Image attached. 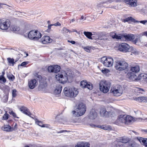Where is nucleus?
<instances>
[{
    "label": "nucleus",
    "instance_id": "30",
    "mask_svg": "<svg viewBox=\"0 0 147 147\" xmlns=\"http://www.w3.org/2000/svg\"><path fill=\"white\" fill-rule=\"evenodd\" d=\"M54 72L57 73L60 71L61 67L60 66L57 65H53Z\"/></svg>",
    "mask_w": 147,
    "mask_h": 147
},
{
    "label": "nucleus",
    "instance_id": "29",
    "mask_svg": "<svg viewBox=\"0 0 147 147\" xmlns=\"http://www.w3.org/2000/svg\"><path fill=\"white\" fill-rule=\"evenodd\" d=\"M84 34L88 38L92 39L91 36L92 34L91 32L84 31Z\"/></svg>",
    "mask_w": 147,
    "mask_h": 147
},
{
    "label": "nucleus",
    "instance_id": "13",
    "mask_svg": "<svg viewBox=\"0 0 147 147\" xmlns=\"http://www.w3.org/2000/svg\"><path fill=\"white\" fill-rule=\"evenodd\" d=\"M98 114L95 109H92L90 111L89 118L91 119H94L97 116Z\"/></svg>",
    "mask_w": 147,
    "mask_h": 147
},
{
    "label": "nucleus",
    "instance_id": "24",
    "mask_svg": "<svg viewBox=\"0 0 147 147\" xmlns=\"http://www.w3.org/2000/svg\"><path fill=\"white\" fill-rule=\"evenodd\" d=\"M125 120H126V123L125 124H128L129 123H130L132 120H133V118L131 116L129 115H127L125 116Z\"/></svg>",
    "mask_w": 147,
    "mask_h": 147
},
{
    "label": "nucleus",
    "instance_id": "4",
    "mask_svg": "<svg viewBox=\"0 0 147 147\" xmlns=\"http://www.w3.org/2000/svg\"><path fill=\"white\" fill-rule=\"evenodd\" d=\"M100 91L104 93H107L109 90L111 83L105 80L101 81L99 83Z\"/></svg>",
    "mask_w": 147,
    "mask_h": 147
},
{
    "label": "nucleus",
    "instance_id": "43",
    "mask_svg": "<svg viewBox=\"0 0 147 147\" xmlns=\"http://www.w3.org/2000/svg\"><path fill=\"white\" fill-rule=\"evenodd\" d=\"M4 92H8L10 90L9 87L7 86H5L4 87Z\"/></svg>",
    "mask_w": 147,
    "mask_h": 147
},
{
    "label": "nucleus",
    "instance_id": "37",
    "mask_svg": "<svg viewBox=\"0 0 147 147\" xmlns=\"http://www.w3.org/2000/svg\"><path fill=\"white\" fill-rule=\"evenodd\" d=\"M113 38H116L117 39H121L122 36L120 35H117L115 33L114 34L112 35Z\"/></svg>",
    "mask_w": 147,
    "mask_h": 147
},
{
    "label": "nucleus",
    "instance_id": "38",
    "mask_svg": "<svg viewBox=\"0 0 147 147\" xmlns=\"http://www.w3.org/2000/svg\"><path fill=\"white\" fill-rule=\"evenodd\" d=\"M9 115L8 113H7L6 112L5 114L3 116L2 119L4 120H7L9 117Z\"/></svg>",
    "mask_w": 147,
    "mask_h": 147
},
{
    "label": "nucleus",
    "instance_id": "63",
    "mask_svg": "<svg viewBox=\"0 0 147 147\" xmlns=\"http://www.w3.org/2000/svg\"><path fill=\"white\" fill-rule=\"evenodd\" d=\"M81 145V143H80L79 144L76 145L75 147H82V146H82Z\"/></svg>",
    "mask_w": 147,
    "mask_h": 147
},
{
    "label": "nucleus",
    "instance_id": "41",
    "mask_svg": "<svg viewBox=\"0 0 147 147\" xmlns=\"http://www.w3.org/2000/svg\"><path fill=\"white\" fill-rule=\"evenodd\" d=\"M47 70L49 72H54L53 65H51L49 66L47 68Z\"/></svg>",
    "mask_w": 147,
    "mask_h": 147
},
{
    "label": "nucleus",
    "instance_id": "45",
    "mask_svg": "<svg viewBox=\"0 0 147 147\" xmlns=\"http://www.w3.org/2000/svg\"><path fill=\"white\" fill-rule=\"evenodd\" d=\"M9 113L11 115H12L13 117L14 118H19L18 117L16 116V114L14 112L12 111H10Z\"/></svg>",
    "mask_w": 147,
    "mask_h": 147
},
{
    "label": "nucleus",
    "instance_id": "2",
    "mask_svg": "<svg viewBox=\"0 0 147 147\" xmlns=\"http://www.w3.org/2000/svg\"><path fill=\"white\" fill-rule=\"evenodd\" d=\"M76 110L72 111L73 116L75 117H78L83 115L86 111V107L85 105L83 103H80L78 105L75 107Z\"/></svg>",
    "mask_w": 147,
    "mask_h": 147
},
{
    "label": "nucleus",
    "instance_id": "8",
    "mask_svg": "<svg viewBox=\"0 0 147 147\" xmlns=\"http://www.w3.org/2000/svg\"><path fill=\"white\" fill-rule=\"evenodd\" d=\"M111 92L112 93L114 96H121L123 93V91L121 86L119 85H117L116 86L111 88Z\"/></svg>",
    "mask_w": 147,
    "mask_h": 147
},
{
    "label": "nucleus",
    "instance_id": "11",
    "mask_svg": "<svg viewBox=\"0 0 147 147\" xmlns=\"http://www.w3.org/2000/svg\"><path fill=\"white\" fill-rule=\"evenodd\" d=\"M125 115H120L115 121V123L117 125H119L121 123H124L125 124L126 120H125Z\"/></svg>",
    "mask_w": 147,
    "mask_h": 147
},
{
    "label": "nucleus",
    "instance_id": "39",
    "mask_svg": "<svg viewBox=\"0 0 147 147\" xmlns=\"http://www.w3.org/2000/svg\"><path fill=\"white\" fill-rule=\"evenodd\" d=\"M93 86L92 84L90 82H88L87 85L86 86V88H88V89L91 90L92 89Z\"/></svg>",
    "mask_w": 147,
    "mask_h": 147
},
{
    "label": "nucleus",
    "instance_id": "15",
    "mask_svg": "<svg viewBox=\"0 0 147 147\" xmlns=\"http://www.w3.org/2000/svg\"><path fill=\"white\" fill-rule=\"evenodd\" d=\"M37 84V81L35 79H32L28 82V86L31 89L34 88Z\"/></svg>",
    "mask_w": 147,
    "mask_h": 147
},
{
    "label": "nucleus",
    "instance_id": "42",
    "mask_svg": "<svg viewBox=\"0 0 147 147\" xmlns=\"http://www.w3.org/2000/svg\"><path fill=\"white\" fill-rule=\"evenodd\" d=\"M82 147H90V144L88 142H81Z\"/></svg>",
    "mask_w": 147,
    "mask_h": 147
},
{
    "label": "nucleus",
    "instance_id": "51",
    "mask_svg": "<svg viewBox=\"0 0 147 147\" xmlns=\"http://www.w3.org/2000/svg\"><path fill=\"white\" fill-rule=\"evenodd\" d=\"M105 35V33H103L102 34V35L98 37V38L99 40H103L104 39H105V38H104V36Z\"/></svg>",
    "mask_w": 147,
    "mask_h": 147
},
{
    "label": "nucleus",
    "instance_id": "26",
    "mask_svg": "<svg viewBox=\"0 0 147 147\" xmlns=\"http://www.w3.org/2000/svg\"><path fill=\"white\" fill-rule=\"evenodd\" d=\"M137 100H138L141 102H147V97L144 96L139 97L137 98Z\"/></svg>",
    "mask_w": 147,
    "mask_h": 147
},
{
    "label": "nucleus",
    "instance_id": "58",
    "mask_svg": "<svg viewBox=\"0 0 147 147\" xmlns=\"http://www.w3.org/2000/svg\"><path fill=\"white\" fill-rule=\"evenodd\" d=\"M53 24V26H60L61 25V24L58 22H57L56 23Z\"/></svg>",
    "mask_w": 147,
    "mask_h": 147
},
{
    "label": "nucleus",
    "instance_id": "60",
    "mask_svg": "<svg viewBox=\"0 0 147 147\" xmlns=\"http://www.w3.org/2000/svg\"><path fill=\"white\" fill-rule=\"evenodd\" d=\"M143 78L144 80H146V79L147 78V74H144L143 75Z\"/></svg>",
    "mask_w": 147,
    "mask_h": 147
},
{
    "label": "nucleus",
    "instance_id": "5",
    "mask_svg": "<svg viewBox=\"0 0 147 147\" xmlns=\"http://www.w3.org/2000/svg\"><path fill=\"white\" fill-rule=\"evenodd\" d=\"M41 34L39 31L35 30L30 31L28 34L29 38L35 40H38L41 37Z\"/></svg>",
    "mask_w": 147,
    "mask_h": 147
},
{
    "label": "nucleus",
    "instance_id": "17",
    "mask_svg": "<svg viewBox=\"0 0 147 147\" xmlns=\"http://www.w3.org/2000/svg\"><path fill=\"white\" fill-rule=\"evenodd\" d=\"M20 110L23 113L27 115L30 116L31 115V113L29 111L28 109L24 106L21 107Z\"/></svg>",
    "mask_w": 147,
    "mask_h": 147
},
{
    "label": "nucleus",
    "instance_id": "52",
    "mask_svg": "<svg viewBox=\"0 0 147 147\" xmlns=\"http://www.w3.org/2000/svg\"><path fill=\"white\" fill-rule=\"evenodd\" d=\"M28 63V61H24L22 62L20 65H19V66L20 65L22 66H24L27 64Z\"/></svg>",
    "mask_w": 147,
    "mask_h": 147
},
{
    "label": "nucleus",
    "instance_id": "3",
    "mask_svg": "<svg viewBox=\"0 0 147 147\" xmlns=\"http://www.w3.org/2000/svg\"><path fill=\"white\" fill-rule=\"evenodd\" d=\"M65 95L71 98L75 97L78 94V92L74 88L65 87L64 89Z\"/></svg>",
    "mask_w": 147,
    "mask_h": 147
},
{
    "label": "nucleus",
    "instance_id": "18",
    "mask_svg": "<svg viewBox=\"0 0 147 147\" xmlns=\"http://www.w3.org/2000/svg\"><path fill=\"white\" fill-rule=\"evenodd\" d=\"M138 140L140 142L141 144L144 146L145 147H147V138L138 137Z\"/></svg>",
    "mask_w": 147,
    "mask_h": 147
},
{
    "label": "nucleus",
    "instance_id": "28",
    "mask_svg": "<svg viewBox=\"0 0 147 147\" xmlns=\"http://www.w3.org/2000/svg\"><path fill=\"white\" fill-rule=\"evenodd\" d=\"M34 120L35 121V123L36 124L42 127H45V125L42 124V123L41 121H38L36 118H35Z\"/></svg>",
    "mask_w": 147,
    "mask_h": 147
},
{
    "label": "nucleus",
    "instance_id": "14",
    "mask_svg": "<svg viewBox=\"0 0 147 147\" xmlns=\"http://www.w3.org/2000/svg\"><path fill=\"white\" fill-rule=\"evenodd\" d=\"M52 41V39L50 38L48 36H44L41 39L40 42L43 44H46L51 42Z\"/></svg>",
    "mask_w": 147,
    "mask_h": 147
},
{
    "label": "nucleus",
    "instance_id": "20",
    "mask_svg": "<svg viewBox=\"0 0 147 147\" xmlns=\"http://www.w3.org/2000/svg\"><path fill=\"white\" fill-rule=\"evenodd\" d=\"M123 36L126 40L128 41H131L133 40L135 38L134 36L132 34L124 35H123Z\"/></svg>",
    "mask_w": 147,
    "mask_h": 147
},
{
    "label": "nucleus",
    "instance_id": "49",
    "mask_svg": "<svg viewBox=\"0 0 147 147\" xmlns=\"http://www.w3.org/2000/svg\"><path fill=\"white\" fill-rule=\"evenodd\" d=\"M106 3V2H103L102 3H100L99 4L97 5V7L98 8L99 7H105V5H103Z\"/></svg>",
    "mask_w": 147,
    "mask_h": 147
},
{
    "label": "nucleus",
    "instance_id": "25",
    "mask_svg": "<svg viewBox=\"0 0 147 147\" xmlns=\"http://www.w3.org/2000/svg\"><path fill=\"white\" fill-rule=\"evenodd\" d=\"M96 127L105 130H109L111 129V127L110 126H106L105 125H98Z\"/></svg>",
    "mask_w": 147,
    "mask_h": 147
},
{
    "label": "nucleus",
    "instance_id": "62",
    "mask_svg": "<svg viewBox=\"0 0 147 147\" xmlns=\"http://www.w3.org/2000/svg\"><path fill=\"white\" fill-rule=\"evenodd\" d=\"M16 126H17V124L16 123L15 125L13 127L11 128L13 130V131L15 130L17 128Z\"/></svg>",
    "mask_w": 147,
    "mask_h": 147
},
{
    "label": "nucleus",
    "instance_id": "46",
    "mask_svg": "<svg viewBox=\"0 0 147 147\" xmlns=\"http://www.w3.org/2000/svg\"><path fill=\"white\" fill-rule=\"evenodd\" d=\"M16 90L13 89L12 90V96L13 97H15L17 96Z\"/></svg>",
    "mask_w": 147,
    "mask_h": 147
},
{
    "label": "nucleus",
    "instance_id": "7",
    "mask_svg": "<svg viewBox=\"0 0 147 147\" xmlns=\"http://www.w3.org/2000/svg\"><path fill=\"white\" fill-rule=\"evenodd\" d=\"M101 62L107 67H111L113 65V60L111 57H103L101 59Z\"/></svg>",
    "mask_w": 147,
    "mask_h": 147
},
{
    "label": "nucleus",
    "instance_id": "9",
    "mask_svg": "<svg viewBox=\"0 0 147 147\" xmlns=\"http://www.w3.org/2000/svg\"><path fill=\"white\" fill-rule=\"evenodd\" d=\"M131 47L126 43H122L119 45V51L126 53L130 51L131 49Z\"/></svg>",
    "mask_w": 147,
    "mask_h": 147
},
{
    "label": "nucleus",
    "instance_id": "21",
    "mask_svg": "<svg viewBox=\"0 0 147 147\" xmlns=\"http://www.w3.org/2000/svg\"><path fill=\"white\" fill-rule=\"evenodd\" d=\"M62 88V86L61 85H57L56 89L54 90V92L56 94L61 93Z\"/></svg>",
    "mask_w": 147,
    "mask_h": 147
},
{
    "label": "nucleus",
    "instance_id": "50",
    "mask_svg": "<svg viewBox=\"0 0 147 147\" xmlns=\"http://www.w3.org/2000/svg\"><path fill=\"white\" fill-rule=\"evenodd\" d=\"M0 80L2 81L3 83H4L6 82V80L4 76L1 75L0 76Z\"/></svg>",
    "mask_w": 147,
    "mask_h": 147
},
{
    "label": "nucleus",
    "instance_id": "10",
    "mask_svg": "<svg viewBox=\"0 0 147 147\" xmlns=\"http://www.w3.org/2000/svg\"><path fill=\"white\" fill-rule=\"evenodd\" d=\"M10 25V22L9 20H6L5 22H2L0 20V28L1 30H5L7 29Z\"/></svg>",
    "mask_w": 147,
    "mask_h": 147
},
{
    "label": "nucleus",
    "instance_id": "23",
    "mask_svg": "<svg viewBox=\"0 0 147 147\" xmlns=\"http://www.w3.org/2000/svg\"><path fill=\"white\" fill-rule=\"evenodd\" d=\"M131 70L133 72L137 73L140 71V67L138 65H136L132 67L131 68Z\"/></svg>",
    "mask_w": 147,
    "mask_h": 147
},
{
    "label": "nucleus",
    "instance_id": "54",
    "mask_svg": "<svg viewBox=\"0 0 147 147\" xmlns=\"http://www.w3.org/2000/svg\"><path fill=\"white\" fill-rule=\"evenodd\" d=\"M63 31L66 32H69L70 33L71 32L69 29H67V28L65 27H64L63 29Z\"/></svg>",
    "mask_w": 147,
    "mask_h": 147
},
{
    "label": "nucleus",
    "instance_id": "32",
    "mask_svg": "<svg viewBox=\"0 0 147 147\" xmlns=\"http://www.w3.org/2000/svg\"><path fill=\"white\" fill-rule=\"evenodd\" d=\"M129 21H131L132 22H135L136 20L132 18L131 17H129L126 19H123V22H128Z\"/></svg>",
    "mask_w": 147,
    "mask_h": 147
},
{
    "label": "nucleus",
    "instance_id": "57",
    "mask_svg": "<svg viewBox=\"0 0 147 147\" xmlns=\"http://www.w3.org/2000/svg\"><path fill=\"white\" fill-rule=\"evenodd\" d=\"M84 19V20H86V17H84L83 16H82L81 17V18L80 19H78L77 20V22H79L78 20L82 21V20Z\"/></svg>",
    "mask_w": 147,
    "mask_h": 147
},
{
    "label": "nucleus",
    "instance_id": "34",
    "mask_svg": "<svg viewBox=\"0 0 147 147\" xmlns=\"http://www.w3.org/2000/svg\"><path fill=\"white\" fill-rule=\"evenodd\" d=\"M7 76L9 80H11L12 81L15 78V77L13 75L8 73H7Z\"/></svg>",
    "mask_w": 147,
    "mask_h": 147
},
{
    "label": "nucleus",
    "instance_id": "44",
    "mask_svg": "<svg viewBox=\"0 0 147 147\" xmlns=\"http://www.w3.org/2000/svg\"><path fill=\"white\" fill-rule=\"evenodd\" d=\"M121 0H107V1L106 2V4H107V3L109 2L110 3H111L112 2H121Z\"/></svg>",
    "mask_w": 147,
    "mask_h": 147
},
{
    "label": "nucleus",
    "instance_id": "22",
    "mask_svg": "<svg viewBox=\"0 0 147 147\" xmlns=\"http://www.w3.org/2000/svg\"><path fill=\"white\" fill-rule=\"evenodd\" d=\"M2 129L7 131H13L11 127L9 125H5L2 127Z\"/></svg>",
    "mask_w": 147,
    "mask_h": 147
},
{
    "label": "nucleus",
    "instance_id": "35",
    "mask_svg": "<svg viewBox=\"0 0 147 147\" xmlns=\"http://www.w3.org/2000/svg\"><path fill=\"white\" fill-rule=\"evenodd\" d=\"M115 144H116V147H123L124 146V144L121 143L120 142H118L117 140V141L115 142Z\"/></svg>",
    "mask_w": 147,
    "mask_h": 147
},
{
    "label": "nucleus",
    "instance_id": "19",
    "mask_svg": "<svg viewBox=\"0 0 147 147\" xmlns=\"http://www.w3.org/2000/svg\"><path fill=\"white\" fill-rule=\"evenodd\" d=\"M126 77L133 81L135 80L136 78V76L135 74L132 72L128 73L127 74Z\"/></svg>",
    "mask_w": 147,
    "mask_h": 147
},
{
    "label": "nucleus",
    "instance_id": "47",
    "mask_svg": "<svg viewBox=\"0 0 147 147\" xmlns=\"http://www.w3.org/2000/svg\"><path fill=\"white\" fill-rule=\"evenodd\" d=\"M140 22L142 24L144 25L147 22V20H141L140 21H138L137 20L135 21V22Z\"/></svg>",
    "mask_w": 147,
    "mask_h": 147
},
{
    "label": "nucleus",
    "instance_id": "27",
    "mask_svg": "<svg viewBox=\"0 0 147 147\" xmlns=\"http://www.w3.org/2000/svg\"><path fill=\"white\" fill-rule=\"evenodd\" d=\"M127 147H136V143L134 141H130L127 144Z\"/></svg>",
    "mask_w": 147,
    "mask_h": 147
},
{
    "label": "nucleus",
    "instance_id": "64",
    "mask_svg": "<svg viewBox=\"0 0 147 147\" xmlns=\"http://www.w3.org/2000/svg\"><path fill=\"white\" fill-rule=\"evenodd\" d=\"M141 131L142 132H144L146 133H147V129H142Z\"/></svg>",
    "mask_w": 147,
    "mask_h": 147
},
{
    "label": "nucleus",
    "instance_id": "16",
    "mask_svg": "<svg viewBox=\"0 0 147 147\" xmlns=\"http://www.w3.org/2000/svg\"><path fill=\"white\" fill-rule=\"evenodd\" d=\"M118 142H120L121 143H124L128 144V142L130 141L129 138L126 137H120L117 139Z\"/></svg>",
    "mask_w": 147,
    "mask_h": 147
},
{
    "label": "nucleus",
    "instance_id": "61",
    "mask_svg": "<svg viewBox=\"0 0 147 147\" xmlns=\"http://www.w3.org/2000/svg\"><path fill=\"white\" fill-rule=\"evenodd\" d=\"M68 42L71 43L72 44H75L76 43V42L74 41L71 40L70 41L69 40H68L67 41Z\"/></svg>",
    "mask_w": 147,
    "mask_h": 147
},
{
    "label": "nucleus",
    "instance_id": "53",
    "mask_svg": "<svg viewBox=\"0 0 147 147\" xmlns=\"http://www.w3.org/2000/svg\"><path fill=\"white\" fill-rule=\"evenodd\" d=\"M131 0H123V1L127 5H128L129 6L130 1Z\"/></svg>",
    "mask_w": 147,
    "mask_h": 147
},
{
    "label": "nucleus",
    "instance_id": "40",
    "mask_svg": "<svg viewBox=\"0 0 147 147\" xmlns=\"http://www.w3.org/2000/svg\"><path fill=\"white\" fill-rule=\"evenodd\" d=\"M11 30L14 31H19L20 30L19 28L17 26H13L11 27Z\"/></svg>",
    "mask_w": 147,
    "mask_h": 147
},
{
    "label": "nucleus",
    "instance_id": "59",
    "mask_svg": "<svg viewBox=\"0 0 147 147\" xmlns=\"http://www.w3.org/2000/svg\"><path fill=\"white\" fill-rule=\"evenodd\" d=\"M69 131H68L65 130H61L60 131H58L57 132V133H63V132H69Z\"/></svg>",
    "mask_w": 147,
    "mask_h": 147
},
{
    "label": "nucleus",
    "instance_id": "33",
    "mask_svg": "<svg viewBox=\"0 0 147 147\" xmlns=\"http://www.w3.org/2000/svg\"><path fill=\"white\" fill-rule=\"evenodd\" d=\"M129 4V6L130 7H135L137 6L136 0H131Z\"/></svg>",
    "mask_w": 147,
    "mask_h": 147
},
{
    "label": "nucleus",
    "instance_id": "1",
    "mask_svg": "<svg viewBox=\"0 0 147 147\" xmlns=\"http://www.w3.org/2000/svg\"><path fill=\"white\" fill-rule=\"evenodd\" d=\"M73 75L71 72H67L66 73L63 71L61 74L56 75L55 77L57 80L59 81L60 83L64 84L68 81L69 79L72 78Z\"/></svg>",
    "mask_w": 147,
    "mask_h": 147
},
{
    "label": "nucleus",
    "instance_id": "6",
    "mask_svg": "<svg viewBox=\"0 0 147 147\" xmlns=\"http://www.w3.org/2000/svg\"><path fill=\"white\" fill-rule=\"evenodd\" d=\"M128 66L127 63L125 61H118L116 62L115 67L117 70L122 71L127 69Z\"/></svg>",
    "mask_w": 147,
    "mask_h": 147
},
{
    "label": "nucleus",
    "instance_id": "55",
    "mask_svg": "<svg viewBox=\"0 0 147 147\" xmlns=\"http://www.w3.org/2000/svg\"><path fill=\"white\" fill-rule=\"evenodd\" d=\"M53 24H51L50 25H48V29L47 30V32H49L50 31V29L51 28V26H53Z\"/></svg>",
    "mask_w": 147,
    "mask_h": 147
},
{
    "label": "nucleus",
    "instance_id": "12",
    "mask_svg": "<svg viewBox=\"0 0 147 147\" xmlns=\"http://www.w3.org/2000/svg\"><path fill=\"white\" fill-rule=\"evenodd\" d=\"M111 113V112L110 111H107L105 108L101 109L100 111V115L103 117H109Z\"/></svg>",
    "mask_w": 147,
    "mask_h": 147
},
{
    "label": "nucleus",
    "instance_id": "31",
    "mask_svg": "<svg viewBox=\"0 0 147 147\" xmlns=\"http://www.w3.org/2000/svg\"><path fill=\"white\" fill-rule=\"evenodd\" d=\"M88 83L86 80H83L81 81L80 82L81 87L83 88H86Z\"/></svg>",
    "mask_w": 147,
    "mask_h": 147
},
{
    "label": "nucleus",
    "instance_id": "56",
    "mask_svg": "<svg viewBox=\"0 0 147 147\" xmlns=\"http://www.w3.org/2000/svg\"><path fill=\"white\" fill-rule=\"evenodd\" d=\"M84 49L85 51L88 52H90V48L89 47H85Z\"/></svg>",
    "mask_w": 147,
    "mask_h": 147
},
{
    "label": "nucleus",
    "instance_id": "48",
    "mask_svg": "<svg viewBox=\"0 0 147 147\" xmlns=\"http://www.w3.org/2000/svg\"><path fill=\"white\" fill-rule=\"evenodd\" d=\"M101 71L104 74H106L107 73H108L110 72V71L109 70L105 68H104V69H102L101 70Z\"/></svg>",
    "mask_w": 147,
    "mask_h": 147
},
{
    "label": "nucleus",
    "instance_id": "36",
    "mask_svg": "<svg viewBox=\"0 0 147 147\" xmlns=\"http://www.w3.org/2000/svg\"><path fill=\"white\" fill-rule=\"evenodd\" d=\"M7 60L8 61L9 63L10 64H11L13 66L14 64V59L12 58H7Z\"/></svg>",
    "mask_w": 147,
    "mask_h": 147
}]
</instances>
